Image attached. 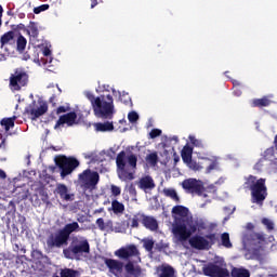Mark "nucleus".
Masks as SVG:
<instances>
[{
    "instance_id": "473e14b6",
    "label": "nucleus",
    "mask_w": 277,
    "mask_h": 277,
    "mask_svg": "<svg viewBox=\"0 0 277 277\" xmlns=\"http://www.w3.org/2000/svg\"><path fill=\"white\" fill-rule=\"evenodd\" d=\"M271 104H272V100H269V97L253 100V107H267V105H271Z\"/></svg>"
},
{
    "instance_id": "774afa93",
    "label": "nucleus",
    "mask_w": 277,
    "mask_h": 277,
    "mask_svg": "<svg viewBox=\"0 0 277 277\" xmlns=\"http://www.w3.org/2000/svg\"><path fill=\"white\" fill-rule=\"evenodd\" d=\"M4 144H5V141H2L0 144V148H3Z\"/></svg>"
},
{
    "instance_id": "6e6d98bb",
    "label": "nucleus",
    "mask_w": 277,
    "mask_h": 277,
    "mask_svg": "<svg viewBox=\"0 0 277 277\" xmlns=\"http://www.w3.org/2000/svg\"><path fill=\"white\" fill-rule=\"evenodd\" d=\"M115 233H127V227H115L114 228Z\"/></svg>"
},
{
    "instance_id": "8fccbe9b",
    "label": "nucleus",
    "mask_w": 277,
    "mask_h": 277,
    "mask_svg": "<svg viewBox=\"0 0 277 277\" xmlns=\"http://www.w3.org/2000/svg\"><path fill=\"white\" fill-rule=\"evenodd\" d=\"M220 243V237H217V235L215 234H210L209 235V243L210 246H213V243Z\"/></svg>"
},
{
    "instance_id": "f257e3e1",
    "label": "nucleus",
    "mask_w": 277,
    "mask_h": 277,
    "mask_svg": "<svg viewBox=\"0 0 277 277\" xmlns=\"http://www.w3.org/2000/svg\"><path fill=\"white\" fill-rule=\"evenodd\" d=\"M172 233L177 241H187L196 233V224L189 213V209L183 206H175L172 209Z\"/></svg>"
},
{
    "instance_id": "338daca9",
    "label": "nucleus",
    "mask_w": 277,
    "mask_h": 277,
    "mask_svg": "<svg viewBox=\"0 0 277 277\" xmlns=\"http://www.w3.org/2000/svg\"><path fill=\"white\" fill-rule=\"evenodd\" d=\"M0 16H3V6L0 5Z\"/></svg>"
},
{
    "instance_id": "aec40b11",
    "label": "nucleus",
    "mask_w": 277,
    "mask_h": 277,
    "mask_svg": "<svg viewBox=\"0 0 277 277\" xmlns=\"http://www.w3.org/2000/svg\"><path fill=\"white\" fill-rule=\"evenodd\" d=\"M109 90H111L113 96L118 97L121 103L131 105V96H129V93L116 91V89L109 88V85H104V92H109Z\"/></svg>"
},
{
    "instance_id": "72a5a7b5",
    "label": "nucleus",
    "mask_w": 277,
    "mask_h": 277,
    "mask_svg": "<svg viewBox=\"0 0 277 277\" xmlns=\"http://www.w3.org/2000/svg\"><path fill=\"white\" fill-rule=\"evenodd\" d=\"M232 277H250V272L246 268H234Z\"/></svg>"
},
{
    "instance_id": "1a4fd4ad",
    "label": "nucleus",
    "mask_w": 277,
    "mask_h": 277,
    "mask_svg": "<svg viewBox=\"0 0 277 277\" xmlns=\"http://www.w3.org/2000/svg\"><path fill=\"white\" fill-rule=\"evenodd\" d=\"M55 163L61 172V177L69 176L77 168H79L80 162L75 157L58 156L55 158Z\"/></svg>"
},
{
    "instance_id": "0e129e2a",
    "label": "nucleus",
    "mask_w": 277,
    "mask_h": 277,
    "mask_svg": "<svg viewBox=\"0 0 277 277\" xmlns=\"http://www.w3.org/2000/svg\"><path fill=\"white\" fill-rule=\"evenodd\" d=\"M247 228H248L249 230H252V228H254V225H253L252 223H248V224H247Z\"/></svg>"
},
{
    "instance_id": "b1692460",
    "label": "nucleus",
    "mask_w": 277,
    "mask_h": 277,
    "mask_svg": "<svg viewBox=\"0 0 277 277\" xmlns=\"http://www.w3.org/2000/svg\"><path fill=\"white\" fill-rule=\"evenodd\" d=\"M159 277H174V268L168 264H162L156 269Z\"/></svg>"
},
{
    "instance_id": "13d9d810",
    "label": "nucleus",
    "mask_w": 277,
    "mask_h": 277,
    "mask_svg": "<svg viewBox=\"0 0 277 277\" xmlns=\"http://www.w3.org/2000/svg\"><path fill=\"white\" fill-rule=\"evenodd\" d=\"M171 142H174V144H179V136L174 135L170 138Z\"/></svg>"
},
{
    "instance_id": "2f4dec72",
    "label": "nucleus",
    "mask_w": 277,
    "mask_h": 277,
    "mask_svg": "<svg viewBox=\"0 0 277 277\" xmlns=\"http://www.w3.org/2000/svg\"><path fill=\"white\" fill-rule=\"evenodd\" d=\"M12 40H14V31L5 32L0 39L1 49H3L5 44H9V42H12Z\"/></svg>"
},
{
    "instance_id": "ea45409f",
    "label": "nucleus",
    "mask_w": 277,
    "mask_h": 277,
    "mask_svg": "<svg viewBox=\"0 0 277 277\" xmlns=\"http://www.w3.org/2000/svg\"><path fill=\"white\" fill-rule=\"evenodd\" d=\"M142 242H143L145 250H147V252H150V250H153V248L155 246V241L153 240V238H145L142 240Z\"/></svg>"
},
{
    "instance_id": "4be33fe9",
    "label": "nucleus",
    "mask_w": 277,
    "mask_h": 277,
    "mask_svg": "<svg viewBox=\"0 0 277 277\" xmlns=\"http://www.w3.org/2000/svg\"><path fill=\"white\" fill-rule=\"evenodd\" d=\"M189 243L192 248H196V250H205L209 241L202 236H194L189 239Z\"/></svg>"
},
{
    "instance_id": "f3484780",
    "label": "nucleus",
    "mask_w": 277,
    "mask_h": 277,
    "mask_svg": "<svg viewBox=\"0 0 277 277\" xmlns=\"http://www.w3.org/2000/svg\"><path fill=\"white\" fill-rule=\"evenodd\" d=\"M105 265L108 267L110 274H114V276H122V272L124 269V264H122V262L114 259H106Z\"/></svg>"
},
{
    "instance_id": "69168bd1",
    "label": "nucleus",
    "mask_w": 277,
    "mask_h": 277,
    "mask_svg": "<svg viewBox=\"0 0 277 277\" xmlns=\"http://www.w3.org/2000/svg\"><path fill=\"white\" fill-rule=\"evenodd\" d=\"M198 158H199V159H207V155H203V156H202L201 153H198Z\"/></svg>"
},
{
    "instance_id": "a211bd4d",
    "label": "nucleus",
    "mask_w": 277,
    "mask_h": 277,
    "mask_svg": "<svg viewBox=\"0 0 277 277\" xmlns=\"http://www.w3.org/2000/svg\"><path fill=\"white\" fill-rule=\"evenodd\" d=\"M71 248L78 256H80V254H88V252H90V243H88V240L85 238H79L74 240L71 243Z\"/></svg>"
},
{
    "instance_id": "f8f14e48",
    "label": "nucleus",
    "mask_w": 277,
    "mask_h": 277,
    "mask_svg": "<svg viewBox=\"0 0 277 277\" xmlns=\"http://www.w3.org/2000/svg\"><path fill=\"white\" fill-rule=\"evenodd\" d=\"M27 74L24 71H15L13 75L10 77V88L13 92H16L24 88V85H27Z\"/></svg>"
},
{
    "instance_id": "a19ab883",
    "label": "nucleus",
    "mask_w": 277,
    "mask_h": 277,
    "mask_svg": "<svg viewBox=\"0 0 277 277\" xmlns=\"http://www.w3.org/2000/svg\"><path fill=\"white\" fill-rule=\"evenodd\" d=\"M64 255L66 259H77L79 256L77 252L72 250V245L69 247V249L64 250Z\"/></svg>"
},
{
    "instance_id": "ddd939ff",
    "label": "nucleus",
    "mask_w": 277,
    "mask_h": 277,
    "mask_svg": "<svg viewBox=\"0 0 277 277\" xmlns=\"http://www.w3.org/2000/svg\"><path fill=\"white\" fill-rule=\"evenodd\" d=\"M66 243H68V238L62 229L51 234L47 240L49 248H62V246H66Z\"/></svg>"
},
{
    "instance_id": "7ed1b4c3",
    "label": "nucleus",
    "mask_w": 277,
    "mask_h": 277,
    "mask_svg": "<svg viewBox=\"0 0 277 277\" xmlns=\"http://www.w3.org/2000/svg\"><path fill=\"white\" fill-rule=\"evenodd\" d=\"M117 174L120 181H133L137 170V156L131 153L121 151L117 155Z\"/></svg>"
},
{
    "instance_id": "423d86ee",
    "label": "nucleus",
    "mask_w": 277,
    "mask_h": 277,
    "mask_svg": "<svg viewBox=\"0 0 277 277\" xmlns=\"http://www.w3.org/2000/svg\"><path fill=\"white\" fill-rule=\"evenodd\" d=\"M247 183L250 185L252 202L263 205V201L267 198V186L265 185V179L256 180V176L250 175Z\"/></svg>"
},
{
    "instance_id": "c85d7f7f",
    "label": "nucleus",
    "mask_w": 277,
    "mask_h": 277,
    "mask_svg": "<svg viewBox=\"0 0 277 277\" xmlns=\"http://www.w3.org/2000/svg\"><path fill=\"white\" fill-rule=\"evenodd\" d=\"M219 246H222L223 248L230 250V248H233V242L230 241V234L228 233L221 234L219 238Z\"/></svg>"
},
{
    "instance_id": "5fc2aeb1",
    "label": "nucleus",
    "mask_w": 277,
    "mask_h": 277,
    "mask_svg": "<svg viewBox=\"0 0 277 277\" xmlns=\"http://www.w3.org/2000/svg\"><path fill=\"white\" fill-rule=\"evenodd\" d=\"M265 157H267V158L274 157V147H271L265 150Z\"/></svg>"
},
{
    "instance_id": "c9c22d12",
    "label": "nucleus",
    "mask_w": 277,
    "mask_h": 277,
    "mask_svg": "<svg viewBox=\"0 0 277 277\" xmlns=\"http://www.w3.org/2000/svg\"><path fill=\"white\" fill-rule=\"evenodd\" d=\"M163 194L168 198H171V200H174L175 202H179V195L176 194V190H174L172 188H164Z\"/></svg>"
},
{
    "instance_id": "680f3d73",
    "label": "nucleus",
    "mask_w": 277,
    "mask_h": 277,
    "mask_svg": "<svg viewBox=\"0 0 277 277\" xmlns=\"http://www.w3.org/2000/svg\"><path fill=\"white\" fill-rule=\"evenodd\" d=\"M225 213H229V215H232V213H235V207L229 210L228 208H225Z\"/></svg>"
},
{
    "instance_id": "09e8293b",
    "label": "nucleus",
    "mask_w": 277,
    "mask_h": 277,
    "mask_svg": "<svg viewBox=\"0 0 277 277\" xmlns=\"http://www.w3.org/2000/svg\"><path fill=\"white\" fill-rule=\"evenodd\" d=\"M49 10V4H42L34 9L35 14H40V12H47Z\"/></svg>"
},
{
    "instance_id": "c756f323",
    "label": "nucleus",
    "mask_w": 277,
    "mask_h": 277,
    "mask_svg": "<svg viewBox=\"0 0 277 277\" xmlns=\"http://www.w3.org/2000/svg\"><path fill=\"white\" fill-rule=\"evenodd\" d=\"M108 211H113L115 215H120V213H124V205L118 200H113L111 208Z\"/></svg>"
},
{
    "instance_id": "9d476101",
    "label": "nucleus",
    "mask_w": 277,
    "mask_h": 277,
    "mask_svg": "<svg viewBox=\"0 0 277 277\" xmlns=\"http://www.w3.org/2000/svg\"><path fill=\"white\" fill-rule=\"evenodd\" d=\"M182 187L187 194H196L201 198H207L208 193L205 189V183L197 179H187L182 182Z\"/></svg>"
},
{
    "instance_id": "4468645a",
    "label": "nucleus",
    "mask_w": 277,
    "mask_h": 277,
    "mask_svg": "<svg viewBox=\"0 0 277 277\" xmlns=\"http://www.w3.org/2000/svg\"><path fill=\"white\" fill-rule=\"evenodd\" d=\"M137 254H140V251H137V247H135V245H128L115 251V256L122 261H128V259H131V256H137Z\"/></svg>"
},
{
    "instance_id": "bf43d9fd",
    "label": "nucleus",
    "mask_w": 277,
    "mask_h": 277,
    "mask_svg": "<svg viewBox=\"0 0 277 277\" xmlns=\"http://www.w3.org/2000/svg\"><path fill=\"white\" fill-rule=\"evenodd\" d=\"M210 230H217V224L216 223H211L210 224Z\"/></svg>"
},
{
    "instance_id": "79ce46f5",
    "label": "nucleus",
    "mask_w": 277,
    "mask_h": 277,
    "mask_svg": "<svg viewBox=\"0 0 277 277\" xmlns=\"http://www.w3.org/2000/svg\"><path fill=\"white\" fill-rule=\"evenodd\" d=\"M128 120L131 124H135L140 120V115L136 111H130L128 114Z\"/></svg>"
},
{
    "instance_id": "f03ea898",
    "label": "nucleus",
    "mask_w": 277,
    "mask_h": 277,
    "mask_svg": "<svg viewBox=\"0 0 277 277\" xmlns=\"http://www.w3.org/2000/svg\"><path fill=\"white\" fill-rule=\"evenodd\" d=\"M84 96L90 101L96 118H113L116 114L114 106V96L111 94H103L97 97L93 92L84 91Z\"/></svg>"
},
{
    "instance_id": "7c9ffc66",
    "label": "nucleus",
    "mask_w": 277,
    "mask_h": 277,
    "mask_svg": "<svg viewBox=\"0 0 277 277\" xmlns=\"http://www.w3.org/2000/svg\"><path fill=\"white\" fill-rule=\"evenodd\" d=\"M14 120H16V116H13L11 118H4L1 120V126L4 128L5 131H10L11 129H14Z\"/></svg>"
},
{
    "instance_id": "e2e57ef3",
    "label": "nucleus",
    "mask_w": 277,
    "mask_h": 277,
    "mask_svg": "<svg viewBox=\"0 0 277 277\" xmlns=\"http://www.w3.org/2000/svg\"><path fill=\"white\" fill-rule=\"evenodd\" d=\"M8 175L5 174V171L0 169V179H6Z\"/></svg>"
},
{
    "instance_id": "c03bdc74",
    "label": "nucleus",
    "mask_w": 277,
    "mask_h": 277,
    "mask_svg": "<svg viewBox=\"0 0 277 277\" xmlns=\"http://www.w3.org/2000/svg\"><path fill=\"white\" fill-rule=\"evenodd\" d=\"M128 226H131V228H137L140 226V216L129 219Z\"/></svg>"
},
{
    "instance_id": "5701e85b",
    "label": "nucleus",
    "mask_w": 277,
    "mask_h": 277,
    "mask_svg": "<svg viewBox=\"0 0 277 277\" xmlns=\"http://www.w3.org/2000/svg\"><path fill=\"white\" fill-rule=\"evenodd\" d=\"M124 272L127 276L137 277L142 274V268L138 265L133 264V262H128L124 266Z\"/></svg>"
},
{
    "instance_id": "bb28decb",
    "label": "nucleus",
    "mask_w": 277,
    "mask_h": 277,
    "mask_svg": "<svg viewBox=\"0 0 277 277\" xmlns=\"http://www.w3.org/2000/svg\"><path fill=\"white\" fill-rule=\"evenodd\" d=\"M61 230L65 234L66 238L69 239L71 233L79 232V223L77 222L68 223Z\"/></svg>"
},
{
    "instance_id": "39448f33",
    "label": "nucleus",
    "mask_w": 277,
    "mask_h": 277,
    "mask_svg": "<svg viewBox=\"0 0 277 277\" xmlns=\"http://www.w3.org/2000/svg\"><path fill=\"white\" fill-rule=\"evenodd\" d=\"M255 237L256 239H253L251 241L243 238V246L246 250L245 258L247 260L256 259V261H262L263 255L265 254V250H263L261 246L266 242L265 236L259 234ZM256 243H261V246Z\"/></svg>"
},
{
    "instance_id": "dca6fc26",
    "label": "nucleus",
    "mask_w": 277,
    "mask_h": 277,
    "mask_svg": "<svg viewBox=\"0 0 277 277\" xmlns=\"http://www.w3.org/2000/svg\"><path fill=\"white\" fill-rule=\"evenodd\" d=\"M72 124H77V114L76 113H68L66 115H63L57 120L56 124L54 126V129H62V127H72Z\"/></svg>"
},
{
    "instance_id": "3c124183",
    "label": "nucleus",
    "mask_w": 277,
    "mask_h": 277,
    "mask_svg": "<svg viewBox=\"0 0 277 277\" xmlns=\"http://www.w3.org/2000/svg\"><path fill=\"white\" fill-rule=\"evenodd\" d=\"M159 135H161V130H159V129H154L149 133V137L151 140H155V137H159Z\"/></svg>"
},
{
    "instance_id": "a878e982",
    "label": "nucleus",
    "mask_w": 277,
    "mask_h": 277,
    "mask_svg": "<svg viewBox=\"0 0 277 277\" xmlns=\"http://www.w3.org/2000/svg\"><path fill=\"white\" fill-rule=\"evenodd\" d=\"M192 155H194V147L186 144L181 151V157L184 163H189L192 161Z\"/></svg>"
},
{
    "instance_id": "6e6552de",
    "label": "nucleus",
    "mask_w": 277,
    "mask_h": 277,
    "mask_svg": "<svg viewBox=\"0 0 277 277\" xmlns=\"http://www.w3.org/2000/svg\"><path fill=\"white\" fill-rule=\"evenodd\" d=\"M78 181L84 192H94L98 185V181H101V176L98 172L87 169L78 175Z\"/></svg>"
},
{
    "instance_id": "de8ad7c7",
    "label": "nucleus",
    "mask_w": 277,
    "mask_h": 277,
    "mask_svg": "<svg viewBox=\"0 0 277 277\" xmlns=\"http://www.w3.org/2000/svg\"><path fill=\"white\" fill-rule=\"evenodd\" d=\"M234 95L239 96L241 94V87L239 85L238 81H234Z\"/></svg>"
},
{
    "instance_id": "58836bf2",
    "label": "nucleus",
    "mask_w": 277,
    "mask_h": 277,
    "mask_svg": "<svg viewBox=\"0 0 277 277\" xmlns=\"http://www.w3.org/2000/svg\"><path fill=\"white\" fill-rule=\"evenodd\" d=\"M186 166H187V168H189V170H194V172H200V170H202L201 164L194 160L186 162Z\"/></svg>"
},
{
    "instance_id": "f704fd0d",
    "label": "nucleus",
    "mask_w": 277,
    "mask_h": 277,
    "mask_svg": "<svg viewBox=\"0 0 277 277\" xmlns=\"http://www.w3.org/2000/svg\"><path fill=\"white\" fill-rule=\"evenodd\" d=\"M209 170H220V158L217 156H210Z\"/></svg>"
},
{
    "instance_id": "a18cd8bd",
    "label": "nucleus",
    "mask_w": 277,
    "mask_h": 277,
    "mask_svg": "<svg viewBox=\"0 0 277 277\" xmlns=\"http://www.w3.org/2000/svg\"><path fill=\"white\" fill-rule=\"evenodd\" d=\"M188 140H189L190 144H193V146H196L197 148H200V146H202V141L196 138L195 135H189Z\"/></svg>"
},
{
    "instance_id": "20e7f679",
    "label": "nucleus",
    "mask_w": 277,
    "mask_h": 277,
    "mask_svg": "<svg viewBox=\"0 0 277 277\" xmlns=\"http://www.w3.org/2000/svg\"><path fill=\"white\" fill-rule=\"evenodd\" d=\"M27 34L30 37L31 44L35 45V49H39L40 51L38 58H35L36 64L45 66L48 70H53L51 69V64H53L51 43L49 41H43L41 44H36V38H38V26H36V24H30L28 26Z\"/></svg>"
},
{
    "instance_id": "052dcab7",
    "label": "nucleus",
    "mask_w": 277,
    "mask_h": 277,
    "mask_svg": "<svg viewBox=\"0 0 277 277\" xmlns=\"http://www.w3.org/2000/svg\"><path fill=\"white\" fill-rule=\"evenodd\" d=\"M98 5V0H91V8L94 9Z\"/></svg>"
},
{
    "instance_id": "49530a36",
    "label": "nucleus",
    "mask_w": 277,
    "mask_h": 277,
    "mask_svg": "<svg viewBox=\"0 0 277 277\" xmlns=\"http://www.w3.org/2000/svg\"><path fill=\"white\" fill-rule=\"evenodd\" d=\"M262 224H264L268 230H274V222H272V220L263 219Z\"/></svg>"
},
{
    "instance_id": "412c9836",
    "label": "nucleus",
    "mask_w": 277,
    "mask_h": 277,
    "mask_svg": "<svg viewBox=\"0 0 277 277\" xmlns=\"http://www.w3.org/2000/svg\"><path fill=\"white\" fill-rule=\"evenodd\" d=\"M56 194L61 196L62 200H66L67 202L70 200H75V195L68 190V186L64 184L56 185Z\"/></svg>"
},
{
    "instance_id": "2eb2a0df",
    "label": "nucleus",
    "mask_w": 277,
    "mask_h": 277,
    "mask_svg": "<svg viewBox=\"0 0 277 277\" xmlns=\"http://www.w3.org/2000/svg\"><path fill=\"white\" fill-rule=\"evenodd\" d=\"M253 170H255L256 172H263V170H265L268 176H277V159L269 163L260 160L254 164Z\"/></svg>"
},
{
    "instance_id": "4c0bfd02",
    "label": "nucleus",
    "mask_w": 277,
    "mask_h": 277,
    "mask_svg": "<svg viewBox=\"0 0 277 277\" xmlns=\"http://www.w3.org/2000/svg\"><path fill=\"white\" fill-rule=\"evenodd\" d=\"M158 159H159V157L157 156V153H151V154L147 155V157H146L147 163L151 167L157 166Z\"/></svg>"
},
{
    "instance_id": "6ab92c4d",
    "label": "nucleus",
    "mask_w": 277,
    "mask_h": 277,
    "mask_svg": "<svg viewBox=\"0 0 277 277\" xmlns=\"http://www.w3.org/2000/svg\"><path fill=\"white\" fill-rule=\"evenodd\" d=\"M138 188L145 192V194H150L153 189H155V180H153L149 175H145L140 179Z\"/></svg>"
},
{
    "instance_id": "4d7b16f0",
    "label": "nucleus",
    "mask_w": 277,
    "mask_h": 277,
    "mask_svg": "<svg viewBox=\"0 0 277 277\" xmlns=\"http://www.w3.org/2000/svg\"><path fill=\"white\" fill-rule=\"evenodd\" d=\"M202 272L205 274V276H209V266H207L206 264L202 266Z\"/></svg>"
},
{
    "instance_id": "0eeeda50",
    "label": "nucleus",
    "mask_w": 277,
    "mask_h": 277,
    "mask_svg": "<svg viewBox=\"0 0 277 277\" xmlns=\"http://www.w3.org/2000/svg\"><path fill=\"white\" fill-rule=\"evenodd\" d=\"M209 276L211 277H230L228 268H226V262L224 258L210 253L209 262Z\"/></svg>"
},
{
    "instance_id": "37998d69",
    "label": "nucleus",
    "mask_w": 277,
    "mask_h": 277,
    "mask_svg": "<svg viewBox=\"0 0 277 277\" xmlns=\"http://www.w3.org/2000/svg\"><path fill=\"white\" fill-rule=\"evenodd\" d=\"M96 225L98 226L100 230H105L107 226H111V221H108L107 223H105L103 219H97Z\"/></svg>"
},
{
    "instance_id": "393cba45",
    "label": "nucleus",
    "mask_w": 277,
    "mask_h": 277,
    "mask_svg": "<svg viewBox=\"0 0 277 277\" xmlns=\"http://www.w3.org/2000/svg\"><path fill=\"white\" fill-rule=\"evenodd\" d=\"M95 131L101 132V133H109L114 131V123L110 121L106 122H97L93 124Z\"/></svg>"
},
{
    "instance_id": "9b49d317",
    "label": "nucleus",
    "mask_w": 277,
    "mask_h": 277,
    "mask_svg": "<svg viewBox=\"0 0 277 277\" xmlns=\"http://www.w3.org/2000/svg\"><path fill=\"white\" fill-rule=\"evenodd\" d=\"M49 110V106L47 102L42 98L37 97V100H32V102L26 107V114L31 118V120H37L40 116H44Z\"/></svg>"
},
{
    "instance_id": "cd10ccee",
    "label": "nucleus",
    "mask_w": 277,
    "mask_h": 277,
    "mask_svg": "<svg viewBox=\"0 0 277 277\" xmlns=\"http://www.w3.org/2000/svg\"><path fill=\"white\" fill-rule=\"evenodd\" d=\"M143 225L145 228H148V230H157V228H159V223H157V220L153 216H145L143 219Z\"/></svg>"
},
{
    "instance_id": "603ef678",
    "label": "nucleus",
    "mask_w": 277,
    "mask_h": 277,
    "mask_svg": "<svg viewBox=\"0 0 277 277\" xmlns=\"http://www.w3.org/2000/svg\"><path fill=\"white\" fill-rule=\"evenodd\" d=\"M110 189H111L113 196H120V194H121L120 187H118V186H116V185H111V186H110Z\"/></svg>"
},
{
    "instance_id": "e433bc0d",
    "label": "nucleus",
    "mask_w": 277,
    "mask_h": 277,
    "mask_svg": "<svg viewBox=\"0 0 277 277\" xmlns=\"http://www.w3.org/2000/svg\"><path fill=\"white\" fill-rule=\"evenodd\" d=\"M26 47H27V39H25L23 35H19L17 38V51L22 53V51H25Z\"/></svg>"
},
{
    "instance_id": "864d4df0",
    "label": "nucleus",
    "mask_w": 277,
    "mask_h": 277,
    "mask_svg": "<svg viewBox=\"0 0 277 277\" xmlns=\"http://www.w3.org/2000/svg\"><path fill=\"white\" fill-rule=\"evenodd\" d=\"M8 57H12V54L10 52L0 54V62H5V60H8Z\"/></svg>"
}]
</instances>
